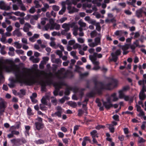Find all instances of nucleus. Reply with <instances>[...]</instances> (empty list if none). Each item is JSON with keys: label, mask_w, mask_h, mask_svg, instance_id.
<instances>
[{"label": "nucleus", "mask_w": 146, "mask_h": 146, "mask_svg": "<svg viewBox=\"0 0 146 146\" xmlns=\"http://www.w3.org/2000/svg\"><path fill=\"white\" fill-rule=\"evenodd\" d=\"M20 142L22 143H25L27 142L26 140L24 138H23L20 139Z\"/></svg>", "instance_id": "0e129e2a"}, {"label": "nucleus", "mask_w": 146, "mask_h": 146, "mask_svg": "<svg viewBox=\"0 0 146 146\" xmlns=\"http://www.w3.org/2000/svg\"><path fill=\"white\" fill-rule=\"evenodd\" d=\"M29 11L31 13H33L35 11V9L34 7H32L29 10Z\"/></svg>", "instance_id": "6e6d98bb"}, {"label": "nucleus", "mask_w": 146, "mask_h": 146, "mask_svg": "<svg viewBox=\"0 0 146 146\" xmlns=\"http://www.w3.org/2000/svg\"><path fill=\"white\" fill-rule=\"evenodd\" d=\"M16 125L15 126V128L16 129H19L20 127L21 123L20 122L18 121L16 122Z\"/></svg>", "instance_id": "e433bc0d"}, {"label": "nucleus", "mask_w": 146, "mask_h": 146, "mask_svg": "<svg viewBox=\"0 0 146 146\" xmlns=\"http://www.w3.org/2000/svg\"><path fill=\"white\" fill-rule=\"evenodd\" d=\"M27 113L28 115L31 116L34 115V113L32 112V110L30 107H28L27 110Z\"/></svg>", "instance_id": "a211bd4d"}, {"label": "nucleus", "mask_w": 146, "mask_h": 146, "mask_svg": "<svg viewBox=\"0 0 146 146\" xmlns=\"http://www.w3.org/2000/svg\"><path fill=\"white\" fill-rule=\"evenodd\" d=\"M136 15L139 18L142 17V11L141 9L136 11Z\"/></svg>", "instance_id": "f3484780"}, {"label": "nucleus", "mask_w": 146, "mask_h": 146, "mask_svg": "<svg viewBox=\"0 0 146 146\" xmlns=\"http://www.w3.org/2000/svg\"><path fill=\"white\" fill-rule=\"evenodd\" d=\"M54 62L57 64H61L62 62V61L59 58H56Z\"/></svg>", "instance_id": "49530a36"}, {"label": "nucleus", "mask_w": 146, "mask_h": 146, "mask_svg": "<svg viewBox=\"0 0 146 146\" xmlns=\"http://www.w3.org/2000/svg\"><path fill=\"white\" fill-rule=\"evenodd\" d=\"M96 94V93L93 91H91L90 92L86 94L87 97L90 98L94 97Z\"/></svg>", "instance_id": "4468645a"}, {"label": "nucleus", "mask_w": 146, "mask_h": 146, "mask_svg": "<svg viewBox=\"0 0 146 146\" xmlns=\"http://www.w3.org/2000/svg\"><path fill=\"white\" fill-rule=\"evenodd\" d=\"M5 3L3 1H0V9L3 10L5 9Z\"/></svg>", "instance_id": "aec40b11"}, {"label": "nucleus", "mask_w": 146, "mask_h": 146, "mask_svg": "<svg viewBox=\"0 0 146 146\" xmlns=\"http://www.w3.org/2000/svg\"><path fill=\"white\" fill-rule=\"evenodd\" d=\"M123 131L125 134H127L129 133V129L127 128H125L123 129Z\"/></svg>", "instance_id": "69168bd1"}, {"label": "nucleus", "mask_w": 146, "mask_h": 146, "mask_svg": "<svg viewBox=\"0 0 146 146\" xmlns=\"http://www.w3.org/2000/svg\"><path fill=\"white\" fill-rule=\"evenodd\" d=\"M123 33V31L122 30L116 31L114 33V34L116 36H121Z\"/></svg>", "instance_id": "dca6fc26"}, {"label": "nucleus", "mask_w": 146, "mask_h": 146, "mask_svg": "<svg viewBox=\"0 0 146 146\" xmlns=\"http://www.w3.org/2000/svg\"><path fill=\"white\" fill-rule=\"evenodd\" d=\"M0 110L2 112H4L6 106L5 105V102L2 98H0Z\"/></svg>", "instance_id": "423d86ee"}, {"label": "nucleus", "mask_w": 146, "mask_h": 146, "mask_svg": "<svg viewBox=\"0 0 146 146\" xmlns=\"http://www.w3.org/2000/svg\"><path fill=\"white\" fill-rule=\"evenodd\" d=\"M84 113V111L80 109L78 110V116H81Z\"/></svg>", "instance_id": "09e8293b"}, {"label": "nucleus", "mask_w": 146, "mask_h": 146, "mask_svg": "<svg viewBox=\"0 0 146 146\" xmlns=\"http://www.w3.org/2000/svg\"><path fill=\"white\" fill-rule=\"evenodd\" d=\"M16 52L18 54H23L24 53V51L21 50H17Z\"/></svg>", "instance_id": "052dcab7"}, {"label": "nucleus", "mask_w": 146, "mask_h": 146, "mask_svg": "<svg viewBox=\"0 0 146 146\" xmlns=\"http://www.w3.org/2000/svg\"><path fill=\"white\" fill-rule=\"evenodd\" d=\"M78 48H81V45L78 43H76L74 45L73 48L74 49H76Z\"/></svg>", "instance_id": "c85d7f7f"}, {"label": "nucleus", "mask_w": 146, "mask_h": 146, "mask_svg": "<svg viewBox=\"0 0 146 146\" xmlns=\"http://www.w3.org/2000/svg\"><path fill=\"white\" fill-rule=\"evenodd\" d=\"M101 37H97L95 39V43L96 44L99 43L100 42Z\"/></svg>", "instance_id": "a19ab883"}, {"label": "nucleus", "mask_w": 146, "mask_h": 146, "mask_svg": "<svg viewBox=\"0 0 146 146\" xmlns=\"http://www.w3.org/2000/svg\"><path fill=\"white\" fill-rule=\"evenodd\" d=\"M66 9V7L65 5L62 6L61 9L60 11L58 12V13L60 15H62L63 13L65 12Z\"/></svg>", "instance_id": "6ab92c4d"}, {"label": "nucleus", "mask_w": 146, "mask_h": 146, "mask_svg": "<svg viewBox=\"0 0 146 146\" xmlns=\"http://www.w3.org/2000/svg\"><path fill=\"white\" fill-rule=\"evenodd\" d=\"M75 42L74 40H71L68 41V44L70 45H72L74 44Z\"/></svg>", "instance_id": "bf43d9fd"}, {"label": "nucleus", "mask_w": 146, "mask_h": 146, "mask_svg": "<svg viewBox=\"0 0 146 146\" xmlns=\"http://www.w3.org/2000/svg\"><path fill=\"white\" fill-rule=\"evenodd\" d=\"M130 89V87L128 85H127L123 86L122 89L119 90L118 93L119 94V98L120 99L123 98V97L124 96V92H126L129 90Z\"/></svg>", "instance_id": "20e7f679"}, {"label": "nucleus", "mask_w": 146, "mask_h": 146, "mask_svg": "<svg viewBox=\"0 0 146 146\" xmlns=\"http://www.w3.org/2000/svg\"><path fill=\"white\" fill-rule=\"evenodd\" d=\"M77 40L78 41L81 43H83L84 42V39L82 38H78L77 39Z\"/></svg>", "instance_id": "680f3d73"}, {"label": "nucleus", "mask_w": 146, "mask_h": 146, "mask_svg": "<svg viewBox=\"0 0 146 146\" xmlns=\"http://www.w3.org/2000/svg\"><path fill=\"white\" fill-rule=\"evenodd\" d=\"M43 104H40V109L42 111H44L46 110L47 108Z\"/></svg>", "instance_id": "cd10ccee"}, {"label": "nucleus", "mask_w": 146, "mask_h": 146, "mask_svg": "<svg viewBox=\"0 0 146 146\" xmlns=\"http://www.w3.org/2000/svg\"><path fill=\"white\" fill-rule=\"evenodd\" d=\"M69 104L70 106L73 107V108H75L77 106L76 103L74 102H71L69 103Z\"/></svg>", "instance_id": "7c9ffc66"}, {"label": "nucleus", "mask_w": 146, "mask_h": 146, "mask_svg": "<svg viewBox=\"0 0 146 146\" xmlns=\"http://www.w3.org/2000/svg\"><path fill=\"white\" fill-rule=\"evenodd\" d=\"M95 102L98 104L97 106L98 107H99L101 106L102 103L100 101V100L99 98H97L96 99Z\"/></svg>", "instance_id": "c756f323"}, {"label": "nucleus", "mask_w": 146, "mask_h": 146, "mask_svg": "<svg viewBox=\"0 0 146 146\" xmlns=\"http://www.w3.org/2000/svg\"><path fill=\"white\" fill-rule=\"evenodd\" d=\"M89 58L92 62H93L94 60H96V58H95L93 56L91 55H90Z\"/></svg>", "instance_id": "338daca9"}, {"label": "nucleus", "mask_w": 146, "mask_h": 146, "mask_svg": "<svg viewBox=\"0 0 146 146\" xmlns=\"http://www.w3.org/2000/svg\"><path fill=\"white\" fill-rule=\"evenodd\" d=\"M68 76H69L70 78H71L73 77L74 75L72 72L68 70Z\"/></svg>", "instance_id": "473e14b6"}, {"label": "nucleus", "mask_w": 146, "mask_h": 146, "mask_svg": "<svg viewBox=\"0 0 146 146\" xmlns=\"http://www.w3.org/2000/svg\"><path fill=\"white\" fill-rule=\"evenodd\" d=\"M52 8L55 11H58L60 9L59 7L56 5H54L52 6Z\"/></svg>", "instance_id": "c9c22d12"}, {"label": "nucleus", "mask_w": 146, "mask_h": 146, "mask_svg": "<svg viewBox=\"0 0 146 146\" xmlns=\"http://www.w3.org/2000/svg\"><path fill=\"white\" fill-rule=\"evenodd\" d=\"M52 80L50 79H48L46 82L43 80L39 82V84L41 86L46 87L47 85H49L52 84Z\"/></svg>", "instance_id": "39448f33"}, {"label": "nucleus", "mask_w": 146, "mask_h": 146, "mask_svg": "<svg viewBox=\"0 0 146 146\" xmlns=\"http://www.w3.org/2000/svg\"><path fill=\"white\" fill-rule=\"evenodd\" d=\"M113 118L117 121H119V116L117 114L114 115L112 117Z\"/></svg>", "instance_id": "f704fd0d"}, {"label": "nucleus", "mask_w": 146, "mask_h": 146, "mask_svg": "<svg viewBox=\"0 0 146 146\" xmlns=\"http://www.w3.org/2000/svg\"><path fill=\"white\" fill-rule=\"evenodd\" d=\"M95 26H96V29L98 31H100L101 29V27L100 23L99 22L97 23Z\"/></svg>", "instance_id": "bb28decb"}, {"label": "nucleus", "mask_w": 146, "mask_h": 146, "mask_svg": "<svg viewBox=\"0 0 146 146\" xmlns=\"http://www.w3.org/2000/svg\"><path fill=\"white\" fill-rule=\"evenodd\" d=\"M95 84L94 89L98 94H102V90H111L116 87L117 86V80L113 78H111V82L106 85L101 82L98 81L95 79L93 80Z\"/></svg>", "instance_id": "f03ea898"}, {"label": "nucleus", "mask_w": 146, "mask_h": 146, "mask_svg": "<svg viewBox=\"0 0 146 146\" xmlns=\"http://www.w3.org/2000/svg\"><path fill=\"white\" fill-rule=\"evenodd\" d=\"M34 3L35 5V8H38L41 7V5L39 4V2L38 1L35 0L34 1Z\"/></svg>", "instance_id": "5701e85b"}, {"label": "nucleus", "mask_w": 146, "mask_h": 146, "mask_svg": "<svg viewBox=\"0 0 146 146\" xmlns=\"http://www.w3.org/2000/svg\"><path fill=\"white\" fill-rule=\"evenodd\" d=\"M121 51L120 49L117 50L114 53L115 55L117 56H118L120 55L121 54Z\"/></svg>", "instance_id": "58836bf2"}, {"label": "nucleus", "mask_w": 146, "mask_h": 146, "mask_svg": "<svg viewBox=\"0 0 146 146\" xmlns=\"http://www.w3.org/2000/svg\"><path fill=\"white\" fill-rule=\"evenodd\" d=\"M88 23L95 25L97 23H96L95 20L91 19L90 21L88 22Z\"/></svg>", "instance_id": "a18cd8bd"}, {"label": "nucleus", "mask_w": 146, "mask_h": 146, "mask_svg": "<svg viewBox=\"0 0 146 146\" xmlns=\"http://www.w3.org/2000/svg\"><path fill=\"white\" fill-rule=\"evenodd\" d=\"M11 142L17 146H19L22 145L20 142V139H13L11 140Z\"/></svg>", "instance_id": "0eeeda50"}, {"label": "nucleus", "mask_w": 146, "mask_h": 146, "mask_svg": "<svg viewBox=\"0 0 146 146\" xmlns=\"http://www.w3.org/2000/svg\"><path fill=\"white\" fill-rule=\"evenodd\" d=\"M72 89V88L70 87H68L66 88L64 92V94L66 95H69L70 93V90Z\"/></svg>", "instance_id": "2eb2a0df"}, {"label": "nucleus", "mask_w": 146, "mask_h": 146, "mask_svg": "<svg viewBox=\"0 0 146 146\" xmlns=\"http://www.w3.org/2000/svg\"><path fill=\"white\" fill-rule=\"evenodd\" d=\"M139 138H140V139L138 141V143H144L145 142L146 140L144 139L143 138L140 137H139Z\"/></svg>", "instance_id": "37998d69"}, {"label": "nucleus", "mask_w": 146, "mask_h": 146, "mask_svg": "<svg viewBox=\"0 0 146 146\" xmlns=\"http://www.w3.org/2000/svg\"><path fill=\"white\" fill-rule=\"evenodd\" d=\"M20 29H17L14 31L13 32V36L16 35L17 37H20L22 35V34L19 31Z\"/></svg>", "instance_id": "1a4fd4ad"}, {"label": "nucleus", "mask_w": 146, "mask_h": 146, "mask_svg": "<svg viewBox=\"0 0 146 146\" xmlns=\"http://www.w3.org/2000/svg\"><path fill=\"white\" fill-rule=\"evenodd\" d=\"M58 135L59 137L62 138L64 136V134L61 132H59L58 133Z\"/></svg>", "instance_id": "603ef678"}, {"label": "nucleus", "mask_w": 146, "mask_h": 146, "mask_svg": "<svg viewBox=\"0 0 146 146\" xmlns=\"http://www.w3.org/2000/svg\"><path fill=\"white\" fill-rule=\"evenodd\" d=\"M35 125L36 127V129L38 130H39L42 128L44 126V125L42 123L39 122H36L35 123Z\"/></svg>", "instance_id": "6e6552de"}, {"label": "nucleus", "mask_w": 146, "mask_h": 146, "mask_svg": "<svg viewBox=\"0 0 146 146\" xmlns=\"http://www.w3.org/2000/svg\"><path fill=\"white\" fill-rule=\"evenodd\" d=\"M139 98L141 100H144L145 98V94H139Z\"/></svg>", "instance_id": "c03bdc74"}, {"label": "nucleus", "mask_w": 146, "mask_h": 146, "mask_svg": "<svg viewBox=\"0 0 146 146\" xmlns=\"http://www.w3.org/2000/svg\"><path fill=\"white\" fill-rule=\"evenodd\" d=\"M78 9L75 7H73L72 8V10L71 11H70V12H69V13L71 14L72 13H73L75 12H78Z\"/></svg>", "instance_id": "72a5a7b5"}, {"label": "nucleus", "mask_w": 146, "mask_h": 146, "mask_svg": "<svg viewBox=\"0 0 146 146\" xmlns=\"http://www.w3.org/2000/svg\"><path fill=\"white\" fill-rule=\"evenodd\" d=\"M62 111H57L55 113L51 114V115L52 117L58 116V117H60L62 116Z\"/></svg>", "instance_id": "ddd939ff"}, {"label": "nucleus", "mask_w": 146, "mask_h": 146, "mask_svg": "<svg viewBox=\"0 0 146 146\" xmlns=\"http://www.w3.org/2000/svg\"><path fill=\"white\" fill-rule=\"evenodd\" d=\"M50 25L48 23H47L46 24L45 26H44V28L45 30L46 31H48L49 29V28L50 27Z\"/></svg>", "instance_id": "e2e57ef3"}, {"label": "nucleus", "mask_w": 146, "mask_h": 146, "mask_svg": "<svg viewBox=\"0 0 146 146\" xmlns=\"http://www.w3.org/2000/svg\"><path fill=\"white\" fill-rule=\"evenodd\" d=\"M130 45V44H126L125 45L122 46V49L123 50H127L129 48Z\"/></svg>", "instance_id": "b1692460"}, {"label": "nucleus", "mask_w": 146, "mask_h": 146, "mask_svg": "<svg viewBox=\"0 0 146 146\" xmlns=\"http://www.w3.org/2000/svg\"><path fill=\"white\" fill-rule=\"evenodd\" d=\"M139 113L137 115L139 117L143 116L145 115V113L143 110H141L139 111Z\"/></svg>", "instance_id": "864d4df0"}, {"label": "nucleus", "mask_w": 146, "mask_h": 146, "mask_svg": "<svg viewBox=\"0 0 146 146\" xmlns=\"http://www.w3.org/2000/svg\"><path fill=\"white\" fill-rule=\"evenodd\" d=\"M69 139L68 138H64L62 139V141L63 143H64L65 144H68V142Z\"/></svg>", "instance_id": "3c124183"}, {"label": "nucleus", "mask_w": 146, "mask_h": 146, "mask_svg": "<svg viewBox=\"0 0 146 146\" xmlns=\"http://www.w3.org/2000/svg\"><path fill=\"white\" fill-rule=\"evenodd\" d=\"M118 138L120 141H123L124 140L125 136L123 135L119 136Z\"/></svg>", "instance_id": "5fc2aeb1"}, {"label": "nucleus", "mask_w": 146, "mask_h": 146, "mask_svg": "<svg viewBox=\"0 0 146 146\" xmlns=\"http://www.w3.org/2000/svg\"><path fill=\"white\" fill-rule=\"evenodd\" d=\"M89 141L90 142H91V140L89 139L88 137H85L83 138V140L82 143V146H86V141Z\"/></svg>", "instance_id": "9d476101"}, {"label": "nucleus", "mask_w": 146, "mask_h": 146, "mask_svg": "<svg viewBox=\"0 0 146 146\" xmlns=\"http://www.w3.org/2000/svg\"><path fill=\"white\" fill-rule=\"evenodd\" d=\"M25 133L29 135V130L31 129V127L29 125H26L25 126Z\"/></svg>", "instance_id": "412c9836"}, {"label": "nucleus", "mask_w": 146, "mask_h": 146, "mask_svg": "<svg viewBox=\"0 0 146 146\" xmlns=\"http://www.w3.org/2000/svg\"><path fill=\"white\" fill-rule=\"evenodd\" d=\"M106 125L107 127L108 128L111 133H113L114 132L115 128L113 127V125L111 124H107Z\"/></svg>", "instance_id": "9b49d317"}, {"label": "nucleus", "mask_w": 146, "mask_h": 146, "mask_svg": "<svg viewBox=\"0 0 146 146\" xmlns=\"http://www.w3.org/2000/svg\"><path fill=\"white\" fill-rule=\"evenodd\" d=\"M90 35L91 37L93 38L97 36V32L96 30H94L91 33Z\"/></svg>", "instance_id": "393cba45"}, {"label": "nucleus", "mask_w": 146, "mask_h": 146, "mask_svg": "<svg viewBox=\"0 0 146 146\" xmlns=\"http://www.w3.org/2000/svg\"><path fill=\"white\" fill-rule=\"evenodd\" d=\"M53 67L52 68V71L54 72L56 71L58 67V66L55 64H53Z\"/></svg>", "instance_id": "4d7b16f0"}, {"label": "nucleus", "mask_w": 146, "mask_h": 146, "mask_svg": "<svg viewBox=\"0 0 146 146\" xmlns=\"http://www.w3.org/2000/svg\"><path fill=\"white\" fill-rule=\"evenodd\" d=\"M107 101L102 100L103 104L105 108L107 109H109L113 106V104H111V99L108 98L106 99Z\"/></svg>", "instance_id": "7ed1b4c3"}, {"label": "nucleus", "mask_w": 146, "mask_h": 146, "mask_svg": "<svg viewBox=\"0 0 146 146\" xmlns=\"http://www.w3.org/2000/svg\"><path fill=\"white\" fill-rule=\"evenodd\" d=\"M85 90V89L84 88H82L81 89V91H80L79 95H80V98H82V97L84 95V93L83 91Z\"/></svg>", "instance_id": "4c0bfd02"}, {"label": "nucleus", "mask_w": 146, "mask_h": 146, "mask_svg": "<svg viewBox=\"0 0 146 146\" xmlns=\"http://www.w3.org/2000/svg\"><path fill=\"white\" fill-rule=\"evenodd\" d=\"M41 102L42 104L46 106L47 105V103L45 98H42L41 100Z\"/></svg>", "instance_id": "2f4dec72"}, {"label": "nucleus", "mask_w": 146, "mask_h": 146, "mask_svg": "<svg viewBox=\"0 0 146 146\" xmlns=\"http://www.w3.org/2000/svg\"><path fill=\"white\" fill-rule=\"evenodd\" d=\"M69 26V25L66 23L63 24L62 25V27L65 29Z\"/></svg>", "instance_id": "774afa93"}, {"label": "nucleus", "mask_w": 146, "mask_h": 146, "mask_svg": "<svg viewBox=\"0 0 146 146\" xmlns=\"http://www.w3.org/2000/svg\"><path fill=\"white\" fill-rule=\"evenodd\" d=\"M16 65L12 64L10 66L4 65L2 68H0V76L3 77L2 69L4 70L7 72L13 71L15 77V79H12L11 80V83L8 86L10 88H13L15 86V84L18 83L25 84L27 86H30L35 83H37V81L34 78L30 79L25 80V71H21L17 68L15 69L14 67Z\"/></svg>", "instance_id": "f257e3e1"}, {"label": "nucleus", "mask_w": 146, "mask_h": 146, "mask_svg": "<svg viewBox=\"0 0 146 146\" xmlns=\"http://www.w3.org/2000/svg\"><path fill=\"white\" fill-rule=\"evenodd\" d=\"M89 46L91 47H94L98 45V44L94 42H92L88 44Z\"/></svg>", "instance_id": "13d9d810"}, {"label": "nucleus", "mask_w": 146, "mask_h": 146, "mask_svg": "<svg viewBox=\"0 0 146 146\" xmlns=\"http://www.w3.org/2000/svg\"><path fill=\"white\" fill-rule=\"evenodd\" d=\"M88 73L87 72H85L83 74H80V78H83L84 77L88 76Z\"/></svg>", "instance_id": "ea45409f"}, {"label": "nucleus", "mask_w": 146, "mask_h": 146, "mask_svg": "<svg viewBox=\"0 0 146 146\" xmlns=\"http://www.w3.org/2000/svg\"><path fill=\"white\" fill-rule=\"evenodd\" d=\"M15 45L17 46L16 47L17 48L20 49L21 48L22 45L18 42H15L14 43Z\"/></svg>", "instance_id": "de8ad7c7"}, {"label": "nucleus", "mask_w": 146, "mask_h": 146, "mask_svg": "<svg viewBox=\"0 0 146 146\" xmlns=\"http://www.w3.org/2000/svg\"><path fill=\"white\" fill-rule=\"evenodd\" d=\"M54 26L55 29L56 30H59L60 28V25L56 23H54Z\"/></svg>", "instance_id": "79ce46f5"}, {"label": "nucleus", "mask_w": 146, "mask_h": 146, "mask_svg": "<svg viewBox=\"0 0 146 146\" xmlns=\"http://www.w3.org/2000/svg\"><path fill=\"white\" fill-rule=\"evenodd\" d=\"M111 55L112 58L110 60V61H113L114 62H116L118 58V56L115 55L113 53H112L111 54Z\"/></svg>", "instance_id": "f8f14e48"}, {"label": "nucleus", "mask_w": 146, "mask_h": 146, "mask_svg": "<svg viewBox=\"0 0 146 146\" xmlns=\"http://www.w3.org/2000/svg\"><path fill=\"white\" fill-rule=\"evenodd\" d=\"M11 133L13 134L18 135L19 134V131H15V130H13L11 131Z\"/></svg>", "instance_id": "8fccbe9b"}, {"label": "nucleus", "mask_w": 146, "mask_h": 146, "mask_svg": "<svg viewBox=\"0 0 146 146\" xmlns=\"http://www.w3.org/2000/svg\"><path fill=\"white\" fill-rule=\"evenodd\" d=\"M35 143L37 144H43L44 143V141L42 139H40L37 140H36L35 141Z\"/></svg>", "instance_id": "a878e982"}, {"label": "nucleus", "mask_w": 146, "mask_h": 146, "mask_svg": "<svg viewBox=\"0 0 146 146\" xmlns=\"http://www.w3.org/2000/svg\"><path fill=\"white\" fill-rule=\"evenodd\" d=\"M65 71V69L64 68H61L60 70H58L56 74L59 75H63V72Z\"/></svg>", "instance_id": "4be33fe9"}]
</instances>
